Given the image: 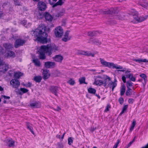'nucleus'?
Here are the masks:
<instances>
[{
	"instance_id": "nucleus-23",
	"label": "nucleus",
	"mask_w": 148,
	"mask_h": 148,
	"mask_svg": "<svg viewBox=\"0 0 148 148\" xmlns=\"http://www.w3.org/2000/svg\"><path fill=\"white\" fill-rule=\"evenodd\" d=\"M3 46L6 50L12 49L13 47V45L10 43L4 44Z\"/></svg>"
},
{
	"instance_id": "nucleus-26",
	"label": "nucleus",
	"mask_w": 148,
	"mask_h": 148,
	"mask_svg": "<svg viewBox=\"0 0 148 148\" xmlns=\"http://www.w3.org/2000/svg\"><path fill=\"white\" fill-rule=\"evenodd\" d=\"M5 56L8 57H14L15 56V53L12 51H8L6 53Z\"/></svg>"
},
{
	"instance_id": "nucleus-47",
	"label": "nucleus",
	"mask_w": 148,
	"mask_h": 148,
	"mask_svg": "<svg viewBox=\"0 0 148 148\" xmlns=\"http://www.w3.org/2000/svg\"><path fill=\"white\" fill-rule=\"evenodd\" d=\"M119 16V18L120 20H122L124 18V15L122 13H119L117 15Z\"/></svg>"
},
{
	"instance_id": "nucleus-18",
	"label": "nucleus",
	"mask_w": 148,
	"mask_h": 148,
	"mask_svg": "<svg viewBox=\"0 0 148 148\" xmlns=\"http://www.w3.org/2000/svg\"><path fill=\"white\" fill-rule=\"evenodd\" d=\"M69 31H67L65 32L64 37L62 39L63 41L66 42L71 39V36L69 35Z\"/></svg>"
},
{
	"instance_id": "nucleus-17",
	"label": "nucleus",
	"mask_w": 148,
	"mask_h": 148,
	"mask_svg": "<svg viewBox=\"0 0 148 148\" xmlns=\"http://www.w3.org/2000/svg\"><path fill=\"white\" fill-rule=\"evenodd\" d=\"M99 59L101 63L103 66L108 67L109 68H111L112 62H110L106 61L103 59L101 58H100Z\"/></svg>"
},
{
	"instance_id": "nucleus-8",
	"label": "nucleus",
	"mask_w": 148,
	"mask_h": 148,
	"mask_svg": "<svg viewBox=\"0 0 148 148\" xmlns=\"http://www.w3.org/2000/svg\"><path fill=\"white\" fill-rule=\"evenodd\" d=\"M111 78L109 76L106 75L105 76L103 79V86L106 88H108V85H109L112 81Z\"/></svg>"
},
{
	"instance_id": "nucleus-22",
	"label": "nucleus",
	"mask_w": 148,
	"mask_h": 148,
	"mask_svg": "<svg viewBox=\"0 0 148 148\" xmlns=\"http://www.w3.org/2000/svg\"><path fill=\"white\" fill-rule=\"evenodd\" d=\"M28 90L24 88H21L20 90L16 91L18 94L20 95H22L23 93L27 92Z\"/></svg>"
},
{
	"instance_id": "nucleus-21",
	"label": "nucleus",
	"mask_w": 148,
	"mask_h": 148,
	"mask_svg": "<svg viewBox=\"0 0 148 148\" xmlns=\"http://www.w3.org/2000/svg\"><path fill=\"white\" fill-rule=\"evenodd\" d=\"M49 90L51 92L55 94L56 96H57V92L58 90V88L55 86H51L50 87Z\"/></svg>"
},
{
	"instance_id": "nucleus-30",
	"label": "nucleus",
	"mask_w": 148,
	"mask_h": 148,
	"mask_svg": "<svg viewBox=\"0 0 148 148\" xmlns=\"http://www.w3.org/2000/svg\"><path fill=\"white\" fill-rule=\"evenodd\" d=\"M96 31H90L87 32V34L89 36L93 37L96 35Z\"/></svg>"
},
{
	"instance_id": "nucleus-46",
	"label": "nucleus",
	"mask_w": 148,
	"mask_h": 148,
	"mask_svg": "<svg viewBox=\"0 0 148 148\" xmlns=\"http://www.w3.org/2000/svg\"><path fill=\"white\" fill-rule=\"evenodd\" d=\"M27 128L33 134H34V133L33 131V128L31 125H28L27 126Z\"/></svg>"
},
{
	"instance_id": "nucleus-44",
	"label": "nucleus",
	"mask_w": 148,
	"mask_h": 148,
	"mask_svg": "<svg viewBox=\"0 0 148 148\" xmlns=\"http://www.w3.org/2000/svg\"><path fill=\"white\" fill-rule=\"evenodd\" d=\"M132 90L130 88H127L126 92V94L127 96H130L132 94Z\"/></svg>"
},
{
	"instance_id": "nucleus-10",
	"label": "nucleus",
	"mask_w": 148,
	"mask_h": 148,
	"mask_svg": "<svg viewBox=\"0 0 148 148\" xmlns=\"http://www.w3.org/2000/svg\"><path fill=\"white\" fill-rule=\"evenodd\" d=\"M119 11L117 8H111L110 10H108L107 11H105L104 13L105 14H114L115 15H117Z\"/></svg>"
},
{
	"instance_id": "nucleus-31",
	"label": "nucleus",
	"mask_w": 148,
	"mask_h": 148,
	"mask_svg": "<svg viewBox=\"0 0 148 148\" xmlns=\"http://www.w3.org/2000/svg\"><path fill=\"white\" fill-rule=\"evenodd\" d=\"M126 77L129 78L132 81L135 82L136 80L135 78L133 76V75L131 73H129L128 75H127Z\"/></svg>"
},
{
	"instance_id": "nucleus-52",
	"label": "nucleus",
	"mask_w": 148,
	"mask_h": 148,
	"mask_svg": "<svg viewBox=\"0 0 148 148\" xmlns=\"http://www.w3.org/2000/svg\"><path fill=\"white\" fill-rule=\"evenodd\" d=\"M64 145L62 143H58L57 144V148H63Z\"/></svg>"
},
{
	"instance_id": "nucleus-50",
	"label": "nucleus",
	"mask_w": 148,
	"mask_h": 148,
	"mask_svg": "<svg viewBox=\"0 0 148 148\" xmlns=\"http://www.w3.org/2000/svg\"><path fill=\"white\" fill-rule=\"evenodd\" d=\"M127 85V88H130V87L132 86V83L131 81H127L126 82Z\"/></svg>"
},
{
	"instance_id": "nucleus-49",
	"label": "nucleus",
	"mask_w": 148,
	"mask_h": 148,
	"mask_svg": "<svg viewBox=\"0 0 148 148\" xmlns=\"http://www.w3.org/2000/svg\"><path fill=\"white\" fill-rule=\"evenodd\" d=\"M53 74L55 76H58L60 74V72L58 70H56L53 73Z\"/></svg>"
},
{
	"instance_id": "nucleus-45",
	"label": "nucleus",
	"mask_w": 148,
	"mask_h": 148,
	"mask_svg": "<svg viewBox=\"0 0 148 148\" xmlns=\"http://www.w3.org/2000/svg\"><path fill=\"white\" fill-rule=\"evenodd\" d=\"M67 83L71 85H73L74 84L75 82L73 79L70 78L67 82Z\"/></svg>"
},
{
	"instance_id": "nucleus-55",
	"label": "nucleus",
	"mask_w": 148,
	"mask_h": 148,
	"mask_svg": "<svg viewBox=\"0 0 148 148\" xmlns=\"http://www.w3.org/2000/svg\"><path fill=\"white\" fill-rule=\"evenodd\" d=\"M1 98H3L5 99H9L10 98V97L9 96H7L4 95H2L1 96Z\"/></svg>"
},
{
	"instance_id": "nucleus-42",
	"label": "nucleus",
	"mask_w": 148,
	"mask_h": 148,
	"mask_svg": "<svg viewBox=\"0 0 148 148\" xmlns=\"http://www.w3.org/2000/svg\"><path fill=\"white\" fill-rule=\"evenodd\" d=\"M37 17L39 19L42 18L44 17V14L42 13L39 12L37 14Z\"/></svg>"
},
{
	"instance_id": "nucleus-9",
	"label": "nucleus",
	"mask_w": 148,
	"mask_h": 148,
	"mask_svg": "<svg viewBox=\"0 0 148 148\" xmlns=\"http://www.w3.org/2000/svg\"><path fill=\"white\" fill-rule=\"evenodd\" d=\"M91 40L92 44L95 46L99 47L102 44L101 40L96 38H92L91 39Z\"/></svg>"
},
{
	"instance_id": "nucleus-32",
	"label": "nucleus",
	"mask_w": 148,
	"mask_h": 148,
	"mask_svg": "<svg viewBox=\"0 0 148 148\" xmlns=\"http://www.w3.org/2000/svg\"><path fill=\"white\" fill-rule=\"evenodd\" d=\"M42 79V77L40 76H36L34 77V81L38 83H39L41 82Z\"/></svg>"
},
{
	"instance_id": "nucleus-4",
	"label": "nucleus",
	"mask_w": 148,
	"mask_h": 148,
	"mask_svg": "<svg viewBox=\"0 0 148 148\" xmlns=\"http://www.w3.org/2000/svg\"><path fill=\"white\" fill-rule=\"evenodd\" d=\"M54 33L56 37H61L63 34V29L60 26H58L55 28Z\"/></svg>"
},
{
	"instance_id": "nucleus-14",
	"label": "nucleus",
	"mask_w": 148,
	"mask_h": 148,
	"mask_svg": "<svg viewBox=\"0 0 148 148\" xmlns=\"http://www.w3.org/2000/svg\"><path fill=\"white\" fill-rule=\"evenodd\" d=\"M25 42L24 40L21 39L16 40L14 43V46L15 48H17L23 45Z\"/></svg>"
},
{
	"instance_id": "nucleus-63",
	"label": "nucleus",
	"mask_w": 148,
	"mask_h": 148,
	"mask_svg": "<svg viewBox=\"0 0 148 148\" xmlns=\"http://www.w3.org/2000/svg\"><path fill=\"white\" fill-rule=\"evenodd\" d=\"M96 127H91L90 131H91L92 132H93L96 129Z\"/></svg>"
},
{
	"instance_id": "nucleus-43",
	"label": "nucleus",
	"mask_w": 148,
	"mask_h": 148,
	"mask_svg": "<svg viewBox=\"0 0 148 148\" xmlns=\"http://www.w3.org/2000/svg\"><path fill=\"white\" fill-rule=\"evenodd\" d=\"M136 123V121L135 120H133L132 123V126L130 129V131L132 132L133 130Z\"/></svg>"
},
{
	"instance_id": "nucleus-62",
	"label": "nucleus",
	"mask_w": 148,
	"mask_h": 148,
	"mask_svg": "<svg viewBox=\"0 0 148 148\" xmlns=\"http://www.w3.org/2000/svg\"><path fill=\"white\" fill-rule=\"evenodd\" d=\"M133 101L134 100L132 99H130L128 100V102L130 103H132Z\"/></svg>"
},
{
	"instance_id": "nucleus-28",
	"label": "nucleus",
	"mask_w": 148,
	"mask_h": 148,
	"mask_svg": "<svg viewBox=\"0 0 148 148\" xmlns=\"http://www.w3.org/2000/svg\"><path fill=\"white\" fill-rule=\"evenodd\" d=\"M64 3V2L63 1V0H59L56 3L53 4L52 7L54 8L58 5H61Z\"/></svg>"
},
{
	"instance_id": "nucleus-53",
	"label": "nucleus",
	"mask_w": 148,
	"mask_h": 148,
	"mask_svg": "<svg viewBox=\"0 0 148 148\" xmlns=\"http://www.w3.org/2000/svg\"><path fill=\"white\" fill-rule=\"evenodd\" d=\"M144 4L140 2L139 4L140 5H141L142 7L146 8L148 6V4L147 3L144 2Z\"/></svg>"
},
{
	"instance_id": "nucleus-16",
	"label": "nucleus",
	"mask_w": 148,
	"mask_h": 148,
	"mask_svg": "<svg viewBox=\"0 0 148 148\" xmlns=\"http://www.w3.org/2000/svg\"><path fill=\"white\" fill-rule=\"evenodd\" d=\"M52 58L55 61L61 63L63 59V57L61 55H58L53 57Z\"/></svg>"
},
{
	"instance_id": "nucleus-48",
	"label": "nucleus",
	"mask_w": 148,
	"mask_h": 148,
	"mask_svg": "<svg viewBox=\"0 0 148 148\" xmlns=\"http://www.w3.org/2000/svg\"><path fill=\"white\" fill-rule=\"evenodd\" d=\"M128 107V105H125L123 108V110L120 114V115H122L126 110Z\"/></svg>"
},
{
	"instance_id": "nucleus-2",
	"label": "nucleus",
	"mask_w": 148,
	"mask_h": 148,
	"mask_svg": "<svg viewBox=\"0 0 148 148\" xmlns=\"http://www.w3.org/2000/svg\"><path fill=\"white\" fill-rule=\"evenodd\" d=\"M39 53V58L42 60H44L46 58L45 53H46L49 56H50L51 55V52L47 51L45 47V45H42L40 47Z\"/></svg>"
},
{
	"instance_id": "nucleus-57",
	"label": "nucleus",
	"mask_w": 148,
	"mask_h": 148,
	"mask_svg": "<svg viewBox=\"0 0 148 148\" xmlns=\"http://www.w3.org/2000/svg\"><path fill=\"white\" fill-rule=\"evenodd\" d=\"M65 134V133H64L63 135H62V137H61L60 136V135H57V136H56V137L58 138H61V139H62L63 138H64V134Z\"/></svg>"
},
{
	"instance_id": "nucleus-7",
	"label": "nucleus",
	"mask_w": 148,
	"mask_h": 148,
	"mask_svg": "<svg viewBox=\"0 0 148 148\" xmlns=\"http://www.w3.org/2000/svg\"><path fill=\"white\" fill-rule=\"evenodd\" d=\"M10 84L12 88L17 89L20 86V82L18 80L14 79L11 80Z\"/></svg>"
},
{
	"instance_id": "nucleus-11",
	"label": "nucleus",
	"mask_w": 148,
	"mask_h": 148,
	"mask_svg": "<svg viewBox=\"0 0 148 148\" xmlns=\"http://www.w3.org/2000/svg\"><path fill=\"white\" fill-rule=\"evenodd\" d=\"M56 66V64L55 62L48 61L45 62L44 66L47 69L54 68Z\"/></svg>"
},
{
	"instance_id": "nucleus-20",
	"label": "nucleus",
	"mask_w": 148,
	"mask_h": 148,
	"mask_svg": "<svg viewBox=\"0 0 148 148\" xmlns=\"http://www.w3.org/2000/svg\"><path fill=\"white\" fill-rule=\"evenodd\" d=\"M44 16L45 19L49 21H51L53 19V17L48 12H46L45 13Z\"/></svg>"
},
{
	"instance_id": "nucleus-54",
	"label": "nucleus",
	"mask_w": 148,
	"mask_h": 148,
	"mask_svg": "<svg viewBox=\"0 0 148 148\" xmlns=\"http://www.w3.org/2000/svg\"><path fill=\"white\" fill-rule=\"evenodd\" d=\"M4 49L3 48L0 46V55H3V54Z\"/></svg>"
},
{
	"instance_id": "nucleus-5",
	"label": "nucleus",
	"mask_w": 148,
	"mask_h": 148,
	"mask_svg": "<svg viewBox=\"0 0 148 148\" xmlns=\"http://www.w3.org/2000/svg\"><path fill=\"white\" fill-rule=\"evenodd\" d=\"M77 54L79 55H84L88 56H91L92 57L95 56V54L91 52H89L88 51L78 50L77 51Z\"/></svg>"
},
{
	"instance_id": "nucleus-38",
	"label": "nucleus",
	"mask_w": 148,
	"mask_h": 148,
	"mask_svg": "<svg viewBox=\"0 0 148 148\" xmlns=\"http://www.w3.org/2000/svg\"><path fill=\"white\" fill-rule=\"evenodd\" d=\"M125 91V88L124 85H122L121 88V95H123Z\"/></svg>"
},
{
	"instance_id": "nucleus-39",
	"label": "nucleus",
	"mask_w": 148,
	"mask_h": 148,
	"mask_svg": "<svg viewBox=\"0 0 148 148\" xmlns=\"http://www.w3.org/2000/svg\"><path fill=\"white\" fill-rule=\"evenodd\" d=\"M23 74L21 72H16L15 73L14 77L17 78H19L21 76H22Z\"/></svg>"
},
{
	"instance_id": "nucleus-37",
	"label": "nucleus",
	"mask_w": 148,
	"mask_h": 148,
	"mask_svg": "<svg viewBox=\"0 0 148 148\" xmlns=\"http://www.w3.org/2000/svg\"><path fill=\"white\" fill-rule=\"evenodd\" d=\"M112 67V68H115L117 69H123L122 66H116V65L114 64L113 63H112L111 66V68Z\"/></svg>"
},
{
	"instance_id": "nucleus-27",
	"label": "nucleus",
	"mask_w": 148,
	"mask_h": 148,
	"mask_svg": "<svg viewBox=\"0 0 148 148\" xmlns=\"http://www.w3.org/2000/svg\"><path fill=\"white\" fill-rule=\"evenodd\" d=\"M32 62L34 64V65L37 66L39 67L40 66L41 64L40 61L38 59H34Z\"/></svg>"
},
{
	"instance_id": "nucleus-12",
	"label": "nucleus",
	"mask_w": 148,
	"mask_h": 148,
	"mask_svg": "<svg viewBox=\"0 0 148 148\" xmlns=\"http://www.w3.org/2000/svg\"><path fill=\"white\" fill-rule=\"evenodd\" d=\"M8 65L3 61L2 63L0 65V71L2 72H5L8 70Z\"/></svg>"
},
{
	"instance_id": "nucleus-41",
	"label": "nucleus",
	"mask_w": 148,
	"mask_h": 148,
	"mask_svg": "<svg viewBox=\"0 0 148 148\" xmlns=\"http://www.w3.org/2000/svg\"><path fill=\"white\" fill-rule=\"evenodd\" d=\"M85 77H82L81 78H80L79 79V83L80 84H82L83 83L86 84V83L85 82Z\"/></svg>"
},
{
	"instance_id": "nucleus-59",
	"label": "nucleus",
	"mask_w": 148,
	"mask_h": 148,
	"mask_svg": "<svg viewBox=\"0 0 148 148\" xmlns=\"http://www.w3.org/2000/svg\"><path fill=\"white\" fill-rule=\"evenodd\" d=\"M110 108V105H107L106 108L105 110V111L107 112L109 110V108Z\"/></svg>"
},
{
	"instance_id": "nucleus-1",
	"label": "nucleus",
	"mask_w": 148,
	"mask_h": 148,
	"mask_svg": "<svg viewBox=\"0 0 148 148\" xmlns=\"http://www.w3.org/2000/svg\"><path fill=\"white\" fill-rule=\"evenodd\" d=\"M50 31L49 28L45 26L43 24H41L35 31H32V34L36 37V40L41 43H47L50 42V39L47 38L48 34L46 32H49Z\"/></svg>"
},
{
	"instance_id": "nucleus-40",
	"label": "nucleus",
	"mask_w": 148,
	"mask_h": 148,
	"mask_svg": "<svg viewBox=\"0 0 148 148\" xmlns=\"http://www.w3.org/2000/svg\"><path fill=\"white\" fill-rule=\"evenodd\" d=\"M65 13V10L64 9H62L60 11L58 12V16L60 17L63 16Z\"/></svg>"
},
{
	"instance_id": "nucleus-33",
	"label": "nucleus",
	"mask_w": 148,
	"mask_h": 148,
	"mask_svg": "<svg viewBox=\"0 0 148 148\" xmlns=\"http://www.w3.org/2000/svg\"><path fill=\"white\" fill-rule=\"evenodd\" d=\"M130 13L131 14L132 16L133 17L135 16L138 15V13L134 9L132 10H131Z\"/></svg>"
},
{
	"instance_id": "nucleus-58",
	"label": "nucleus",
	"mask_w": 148,
	"mask_h": 148,
	"mask_svg": "<svg viewBox=\"0 0 148 148\" xmlns=\"http://www.w3.org/2000/svg\"><path fill=\"white\" fill-rule=\"evenodd\" d=\"M54 110L57 111H59L61 110V108L59 106H58L56 108L54 109Z\"/></svg>"
},
{
	"instance_id": "nucleus-61",
	"label": "nucleus",
	"mask_w": 148,
	"mask_h": 148,
	"mask_svg": "<svg viewBox=\"0 0 148 148\" xmlns=\"http://www.w3.org/2000/svg\"><path fill=\"white\" fill-rule=\"evenodd\" d=\"M23 86H25L27 87H30L31 86V84L30 83H28L27 84H23Z\"/></svg>"
},
{
	"instance_id": "nucleus-64",
	"label": "nucleus",
	"mask_w": 148,
	"mask_h": 148,
	"mask_svg": "<svg viewBox=\"0 0 148 148\" xmlns=\"http://www.w3.org/2000/svg\"><path fill=\"white\" fill-rule=\"evenodd\" d=\"M122 80L124 83L126 82V78L125 76H123L122 77Z\"/></svg>"
},
{
	"instance_id": "nucleus-51",
	"label": "nucleus",
	"mask_w": 148,
	"mask_h": 148,
	"mask_svg": "<svg viewBox=\"0 0 148 148\" xmlns=\"http://www.w3.org/2000/svg\"><path fill=\"white\" fill-rule=\"evenodd\" d=\"M73 143V138L69 137L68 138V144L69 145H71Z\"/></svg>"
},
{
	"instance_id": "nucleus-15",
	"label": "nucleus",
	"mask_w": 148,
	"mask_h": 148,
	"mask_svg": "<svg viewBox=\"0 0 148 148\" xmlns=\"http://www.w3.org/2000/svg\"><path fill=\"white\" fill-rule=\"evenodd\" d=\"M4 141L7 143L9 147H13L15 146V142L14 140L12 138H7Z\"/></svg>"
},
{
	"instance_id": "nucleus-13",
	"label": "nucleus",
	"mask_w": 148,
	"mask_h": 148,
	"mask_svg": "<svg viewBox=\"0 0 148 148\" xmlns=\"http://www.w3.org/2000/svg\"><path fill=\"white\" fill-rule=\"evenodd\" d=\"M42 77L44 79H48L50 75V74L49 72V71L48 70L42 69Z\"/></svg>"
},
{
	"instance_id": "nucleus-25",
	"label": "nucleus",
	"mask_w": 148,
	"mask_h": 148,
	"mask_svg": "<svg viewBox=\"0 0 148 148\" xmlns=\"http://www.w3.org/2000/svg\"><path fill=\"white\" fill-rule=\"evenodd\" d=\"M117 85L116 83H115L114 82H113L112 81L111 82H110L109 85H108V88L109 87L110 88H112V91L114 90V89L116 86Z\"/></svg>"
},
{
	"instance_id": "nucleus-29",
	"label": "nucleus",
	"mask_w": 148,
	"mask_h": 148,
	"mask_svg": "<svg viewBox=\"0 0 148 148\" xmlns=\"http://www.w3.org/2000/svg\"><path fill=\"white\" fill-rule=\"evenodd\" d=\"M139 17H140L138 16V15L135 16L133 17L134 19L132 20V22L134 23H139Z\"/></svg>"
},
{
	"instance_id": "nucleus-60",
	"label": "nucleus",
	"mask_w": 148,
	"mask_h": 148,
	"mask_svg": "<svg viewBox=\"0 0 148 148\" xmlns=\"http://www.w3.org/2000/svg\"><path fill=\"white\" fill-rule=\"evenodd\" d=\"M140 76L143 78L147 77V76L145 74H142L140 75Z\"/></svg>"
},
{
	"instance_id": "nucleus-24",
	"label": "nucleus",
	"mask_w": 148,
	"mask_h": 148,
	"mask_svg": "<svg viewBox=\"0 0 148 148\" xmlns=\"http://www.w3.org/2000/svg\"><path fill=\"white\" fill-rule=\"evenodd\" d=\"M93 84L99 86L103 85V80L95 79Z\"/></svg>"
},
{
	"instance_id": "nucleus-36",
	"label": "nucleus",
	"mask_w": 148,
	"mask_h": 148,
	"mask_svg": "<svg viewBox=\"0 0 148 148\" xmlns=\"http://www.w3.org/2000/svg\"><path fill=\"white\" fill-rule=\"evenodd\" d=\"M88 90L89 93L92 94H95L96 92V90L95 89L91 88H88Z\"/></svg>"
},
{
	"instance_id": "nucleus-56",
	"label": "nucleus",
	"mask_w": 148,
	"mask_h": 148,
	"mask_svg": "<svg viewBox=\"0 0 148 148\" xmlns=\"http://www.w3.org/2000/svg\"><path fill=\"white\" fill-rule=\"evenodd\" d=\"M119 101L121 104H122L124 100L123 98L121 97L119 99Z\"/></svg>"
},
{
	"instance_id": "nucleus-34",
	"label": "nucleus",
	"mask_w": 148,
	"mask_h": 148,
	"mask_svg": "<svg viewBox=\"0 0 148 148\" xmlns=\"http://www.w3.org/2000/svg\"><path fill=\"white\" fill-rule=\"evenodd\" d=\"M134 61L136 62H138L139 63H140L141 62H148V60H147L146 59H135L134 60Z\"/></svg>"
},
{
	"instance_id": "nucleus-19",
	"label": "nucleus",
	"mask_w": 148,
	"mask_h": 148,
	"mask_svg": "<svg viewBox=\"0 0 148 148\" xmlns=\"http://www.w3.org/2000/svg\"><path fill=\"white\" fill-rule=\"evenodd\" d=\"M30 106L33 108H39L41 107V104L38 102L34 101L30 103Z\"/></svg>"
},
{
	"instance_id": "nucleus-6",
	"label": "nucleus",
	"mask_w": 148,
	"mask_h": 148,
	"mask_svg": "<svg viewBox=\"0 0 148 148\" xmlns=\"http://www.w3.org/2000/svg\"><path fill=\"white\" fill-rule=\"evenodd\" d=\"M47 8L46 3L42 1H39L37 4V8L39 10L41 11H44L46 10Z\"/></svg>"
},
{
	"instance_id": "nucleus-3",
	"label": "nucleus",
	"mask_w": 148,
	"mask_h": 148,
	"mask_svg": "<svg viewBox=\"0 0 148 148\" xmlns=\"http://www.w3.org/2000/svg\"><path fill=\"white\" fill-rule=\"evenodd\" d=\"M45 47L47 51L51 52V54H52V51L55 52L58 50V47L54 44L45 45Z\"/></svg>"
},
{
	"instance_id": "nucleus-35",
	"label": "nucleus",
	"mask_w": 148,
	"mask_h": 148,
	"mask_svg": "<svg viewBox=\"0 0 148 148\" xmlns=\"http://www.w3.org/2000/svg\"><path fill=\"white\" fill-rule=\"evenodd\" d=\"M148 17V15H146L145 16H140L139 17V22H141L145 20Z\"/></svg>"
}]
</instances>
